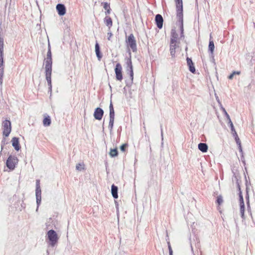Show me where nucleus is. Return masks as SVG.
Here are the masks:
<instances>
[{
	"label": "nucleus",
	"instance_id": "6e6552de",
	"mask_svg": "<svg viewBox=\"0 0 255 255\" xmlns=\"http://www.w3.org/2000/svg\"><path fill=\"white\" fill-rule=\"evenodd\" d=\"M116 79L121 81L123 80L122 67L120 63H117L115 68Z\"/></svg>",
	"mask_w": 255,
	"mask_h": 255
},
{
	"label": "nucleus",
	"instance_id": "b1692460",
	"mask_svg": "<svg viewBox=\"0 0 255 255\" xmlns=\"http://www.w3.org/2000/svg\"><path fill=\"white\" fill-rule=\"evenodd\" d=\"M104 22L106 25L109 27V28L110 29L111 27L112 26V20L111 17L109 16H106L104 19Z\"/></svg>",
	"mask_w": 255,
	"mask_h": 255
},
{
	"label": "nucleus",
	"instance_id": "c03bdc74",
	"mask_svg": "<svg viewBox=\"0 0 255 255\" xmlns=\"http://www.w3.org/2000/svg\"><path fill=\"white\" fill-rule=\"evenodd\" d=\"M238 147H239V149L240 152L242 154H243V152L241 145L240 146L239 145Z\"/></svg>",
	"mask_w": 255,
	"mask_h": 255
},
{
	"label": "nucleus",
	"instance_id": "4c0bfd02",
	"mask_svg": "<svg viewBox=\"0 0 255 255\" xmlns=\"http://www.w3.org/2000/svg\"><path fill=\"white\" fill-rule=\"evenodd\" d=\"M104 8L106 10L110 9V4L109 3H108V2H105L104 3Z\"/></svg>",
	"mask_w": 255,
	"mask_h": 255
},
{
	"label": "nucleus",
	"instance_id": "2f4dec72",
	"mask_svg": "<svg viewBox=\"0 0 255 255\" xmlns=\"http://www.w3.org/2000/svg\"><path fill=\"white\" fill-rule=\"evenodd\" d=\"M76 169L81 171L84 169V165L83 163H78L76 166Z\"/></svg>",
	"mask_w": 255,
	"mask_h": 255
},
{
	"label": "nucleus",
	"instance_id": "a18cd8bd",
	"mask_svg": "<svg viewBox=\"0 0 255 255\" xmlns=\"http://www.w3.org/2000/svg\"><path fill=\"white\" fill-rule=\"evenodd\" d=\"M237 185H238V188L239 189V190L240 191V193H240V192L242 193L241 191V188H240V185L239 184V183L238 182V181H237Z\"/></svg>",
	"mask_w": 255,
	"mask_h": 255
},
{
	"label": "nucleus",
	"instance_id": "20e7f679",
	"mask_svg": "<svg viewBox=\"0 0 255 255\" xmlns=\"http://www.w3.org/2000/svg\"><path fill=\"white\" fill-rule=\"evenodd\" d=\"M126 42L127 44V46L130 47L133 52L137 51L136 40L133 34H130L128 36Z\"/></svg>",
	"mask_w": 255,
	"mask_h": 255
},
{
	"label": "nucleus",
	"instance_id": "79ce46f5",
	"mask_svg": "<svg viewBox=\"0 0 255 255\" xmlns=\"http://www.w3.org/2000/svg\"><path fill=\"white\" fill-rule=\"evenodd\" d=\"M168 250H169V255H173V251H172L171 246H169V247L168 248Z\"/></svg>",
	"mask_w": 255,
	"mask_h": 255
},
{
	"label": "nucleus",
	"instance_id": "393cba45",
	"mask_svg": "<svg viewBox=\"0 0 255 255\" xmlns=\"http://www.w3.org/2000/svg\"><path fill=\"white\" fill-rule=\"evenodd\" d=\"M109 109H110V115H109L110 118H115V112H114V107H113L112 102H111V103H110V105L109 106Z\"/></svg>",
	"mask_w": 255,
	"mask_h": 255
},
{
	"label": "nucleus",
	"instance_id": "e433bc0d",
	"mask_svg": "<svg viewBox=\"0 0 255 255\" xmlns=\"http://www.w3.org/2000/svg\"><path fill=\"white\" fill-rule=\"evenodd\" d=\"M228 124L229 125L230 128H231V131H234V130H235V128H234V125H233V124L231 121V119L228 120Z\"/></svg>",
	"mask_w": 255,
	"mask_h": 255
},
{
	"label": "nucleus",
	"instance_id": "f704fd0d",
	"mask_svg": "<svg viewBox=\"0 0 255 255\" xmlns=\"http://www.w3.org/2000/svg\"><path fill=\"white\" fill-rule=\"evenodd\" d=\"M46 58H52V54L50 49V44L48 43V50L47 53V57Z\"/></svg>",
	"mask_w": 255,
	"mask_h": 255
},
{
	"label": "nucleus",
	"instance_id": "72a5a7b5",
	"mask_svg": "<svg viewBox=\"0 0 255 255\" xmlns=\"http://www.w3.org/2000/svg\"><path fill=\"white\" fill-rule=\"evenodd\" d=\"M241 72L240 71H234L233 72L229 77L228 78L230 80L232 79L233 78V77L235 75H240Z\"/></svg>",
	"mask_w": 255,
	"mask_h": 255
},
{
	"label": "nucleus",
	"instance_id": "4468645a",
	"mask_svg": "<svg viewBox=\"0 0 255 255\" xmlns=\"http://www.w3.org/2000/svg\"><path fill=\"white\" fill-rule=\"evenodd\" d=\"M155 20L157 27L161 29L163 26V19L161 15L158 14L156 15Z\"/></svg>",
	"mask_w": 255,
	"mask_h": 255
},
{
	"label": "nucleus",
	"instance_id": "0eeeda50",
	"mask_svg": "<svg viewBox=\"0 0 255 255\" xmlns=\"http://www.w3.org/2000/svg\"><path fill=\"white\" fill-rule=\"evenodd\" d=\"M3 134L7 137L9 135L11 130V123L9 121L5 120L3 122Z\"/></svg>",
	"mask_w": 255,
	"mask_h": 255
},
{
	"label": "nucleus",
	"instance_id": "8fccbe9b",
	"mask_svg": "<svg viewBox=\"0 0 255 255\" xmlns=\"http://www.w3.org/2000/svg\"><path fill=\"white\" fill-rule=\"evenodd\" d=\"M161 138H162V140H163V131H162V129H161Z\"/></svg>",
	"mask_w": 255,
	"mask_h": 255
},
{
	"label": "nucleus",
	"instance_id": "58836bf2",
	"mask_svg": "<svg viewBox=\"0 0 255 255\" xmlns=\"http://www.w3.org/2000/svg\"><path fill=\"white\" fill-rule=\"evenodd\" d=\"M127 144H123V145H122L120 146L121 150L122 151H125V149L127 147Z\"/></svg>",
	"mask_w": 255,
	"mask_h": 255
},
{
	"label": "nucleus",
	"instance_id": "a211bd4d",
	"mask_svg": "<svg viewBox=\"0 0 255 255\" xmlns=\"http://www.w3.org/2000/svg\"><path fill=\"white\" fill-rule=\"evenodd\" d=\"M176 47V44L174 43V41H173V40H172L171 41H170V54L172 58L175 57Z\"/></svg>",
	"mask_w": 255,
	"mask_h": 255
},
{
	"label": "nucleus",
	"instance_id": "c756f323",
	"mask_svg": "<svg viewBox=\"0 0 255 255\" xmlns=\"http://www.w3.org/2000/svg\"><path fill=\"white\" fill-rule=\"evenodd\" d=\"M114 119H115V118H110V121H109L108 128L110 129V130H112V129L113 128Z\"/></svg>",
	"mask_w": 255,
	"mask_h": 255
},
{
	"label": "nucleus",
	"instance_id": "2eb2a0df",
	"mask_svg": "<svg viewBox=\"0 0 255 255\" xmlns=\"http://www.w3.org/2000/svg\"><path fill=\"white\" fill-rule=\"evenodd\" d=\"M187 66L189 67V71L192 73H195L196 71L195 67H194V63L191 58L187 57L186 58Z\"/></svg>",
	"mask_w": 255,
	"mask_h": 255
},
{
	"label": "nucleus",
	"instance_id": "3c124183",
	"mask_svg": "<svg viewBox=\"0 0 255 255\" xmlns=\"http://www.w3.org/2000/svg\"><path fill=\"white\" fill-rule=\"evenodd\" d=\"M169 246H171L169 242H168V248H169Z\"/></svg>",
	"mask_w": 255,
	"mask_h": 255
},
{
	"label": "nucleus",
	"instance_id": "49530a36",
	"mask_svg": "<svg viewBox=\"0 0 255 255\" xmlns=\"http://www.w3.org/2000/svg\"><path fill=\"white\" fill-rule=\"evenodd\" d=\"M237 144H238V145H241V141H240V139L239 140H237L236 141Z\"/></svg>",
	"mask_w": 255,
	"mask_h": 255
},
{
	"label": "nucleus",
	"instance_id": "f8f14e48",
	"mask_svg": "<svg viewBox=\"0 0 255 255\" xmlns=\"http://www.w3.org/2000/svg\"><path fill=\"white\" fill-rule=\"evenodd\" d=\"M104 115V111L100 108H97L95 109L94 117V118L98 120H100L102 119Z\"/></svg>",
	"mask_w": 255,
	"mask_h": 255
},
{
	"label": "nucleus",
	"instance_id": "aec40b11",
	"mask_svg": "<svg viewBox=\"0 0 255 255\" xmlns=\"http://www.w3.org/2000/svg\"><path fill=\"white\" fill-rule=\"evenodd\" d=\"M51 121L50 116L45 115L43 120V124L44 127H48L51 125Z\"/></svg>",
	"mask_w": 255,
	"mask_h": 255
},
{
	"label": "nucleus",
	"instance_id": "4be33fe9",
	"mask_svg": "<svg viewBox=\"0 0 255 255\" xmlns=\"http://www.w3.org/2000/svg\"><path fill=\"white\" fill-rule=\"evenodd\" d=\"M95 52L98 60H100L102 56L100 53V46L97 42L95 44Z\"/></svg>",
	"mask_w": 255,
	"mask_h": 255
},
{
	"label": "nucleus",
	"instance_id": "ddd939ff",
	"mask_svg": "<svg viewBox=\"0 0 255 255\" xmlns=\"http://www.w3.org/2000/svg\"><path fill=\"white\" fill-rule=\"evenodd\" d=\"M56 10L59 15H64L66 13V8L64 4L59 3L56 5Z\"/></svg>",
	"mask_w": 255,
	"mask_h": 255
},
{
	"label": "nucleus",
	"instance_id": "37998d69",
	"mask_svg": "<svg viewBox=\"0 0 255 255\" xmlns=\"http://www.w3.org/2000/svg\"><path fill=\"white\" fill-rule=\"evenodd\" d=\"M232 134L233 135V136L235 137V136H236L237 135H238L237 134V132L235 130H234V131H232Z\"/></svg>",
	"mask_w": 255,
	"mask_h": 255
},
{
	"label": "nucleus",
	"instance_id": "de8ad7c7",
	"mask_svg": "<svg viewBox=\"0 0 255 255\" xmlns=\"http://www.w3.org/2000/svg\"><path fill=\"white\" fill-rule=\"evenodd\" d=\"M110 12H111V9L110 8L106 10V14H110Z\"/></svg>",
	"mask_w": 255,
	"mask_h": 255
},
{
	"label": "nucleus",
	"instance_id": "9b49d317",
	"mask_svg": "<svg viewBox=\"0 0 255 255\" xmlns=\"http://www.w3.org/2000/svg\"><path fill=\"white\" fill-rule=\"evenodd\" d=\"M51 73L52 71H45L46 80L47 82L49 92L50 94H51L52 92Z\"/></svg>",
	"mask_w": 255,
	"mask_h": 255
},
{
	"label": "nucleus",
	"instance_id": "c85d7f7f",
	"mask_svg": "<svg viewBox=\"0 0 255 255\" xmlns=\"http://www.w3.org/2000/svg\"><path fill=\"white\" fill-rule=\"evenodd\" d=\"M110 155L111 157H115L118 155V151L116 148L115 149H111L110 152Z\"/></svg>",
	"mask_w": 255,
	"mask_h": 255
},
{
	"label": "nucleus",
	"instance_id": "a19ab883",
	"mask_svg": "<svg viewBox=\"0 0 255 255\" xmlns=\"http://www.w3.org/2000/svg\"><path fill=\"white\" fill-rule=\"evenodd\" d=\"M215 97H216V99L217 100V101L218 102V103H219V104L220 105V107H221L222 106V104H221V102L220 101V100H219V97L216 95V94H215Z\"/></svg>",
	"mask_w": 255,
	"mask_h": 255
},
{
	"label": "nucleus",
	"instance_id": "f257e3e1",
	"mask_svg": "<svg viewBox=\"0 0 255 255\" xmlns=\"http://www.w3.org/2000/svg\"><path fill=\"white\" fill-rule=\"evenodd\" d=\"M3 46L4 40L2 37H0V85H2V78L4 73L3 66Z\"/></svg>",
	"mask_w": 255,
	"mask_h": 255
},
{
	"label": "nucleus",
	"instance_id": "f3484780",
	"mask_svg": "<svg viewBox=\"0 0 255 255\" xmlns=\"http://www.w3.org/2000/svg\"><path fill=\"white\" fill-rule=\"evenodd\" d=\"M52 58H46L45 61V71H52Z\"/></svg>",
	"mask_w": 255,
	"mask_h": 255
},
{
	"label": "nucleus",
	"instance_id": "c9c22d12",
	"mask_svg": "<svg viewBox=\"0 0 255 255\" xmlns=\"http://www.w3.org/2000/svg\"><path fill=\"white\" fill-rule=\"evenodd\" d=\"M221 108L222 110L223 113H224L225 116L226 117L227 120H229L231 119L229 114L226 112L225 109L224 108H223L222 106L221 107Z\"/></svg>",
	"mask_w": 255,
	"mask_h": 255
},
{
	"label": "nucleus",
	"instance_id": "6ab92c4d",
	"mask_svg": "<svg viewBox=\"0 0 255 255\" xmlns=\"http://www.w3.org/2000/svg\"><path fill=\"white\" fill-rule=\"evenodd\" d=\"M118 187L115 186L114 184H113L111 187V193L113 197L115 199H117L118 198Z\"/></svg>",
	"mask_w": 255,
	"mask_h": 255
},
{
	"label": "nucleus",
	"instance_id": "412c9836",
	"mask_svg": "<svg viewBox=\"0 0 255 255\" xmlns=\"http://www.w3.org/2000/svg\"><path fill=\"white\" fill-rule=\"evenodd\" d=\"M41 196V190L40 186V181L36 180V189H35V196Z\"/></svg>",
	"mask_w": 255,
	"mask_h": 255
},
{
	"label": "nucleus",
	"instance_id": "cd10ccee",
	"mask_svg": "<svg viewBox=\"0 0 255 255\" xmlns=\"http://www.w3.org/2000/svg\"><path fill=\"white\" fill-rule=\"evenodd\" d=\"M36 204H37V208L36 209V211L37 212L38 210V208L39 205L41 204V196H36Z\"/></svg>",
	"mask_w": 255,
	"mask_h": 255
},
{
	"label": "nucleus",
	"instance_id": "39448f33",
	"mask_svg": "<svg viewBox=\"0 0 255 255\" xmlns=\"http://www.w3.org/2000/svg\"><path fill=\"white\" fill-rule=\"evenodd\" d=\"M18 158L15 156L9 155L6 160V166L10 170H13L18 163Z\"/></svg>",
	"mask_w": 255,
	"mask_h": 255
},
{
	"label": "nucleus",
	"instance_id": "7ed1b4c3",
	"mask_svg": "<svg viewBox=\"0 0 255 255\" xmlns=\"http://www.w3.org/2000/svg\"><path fill=\"white\" fill-rule=\"evenodd\" d=\"M47 237L49 241V245L54 247L57 243L58 240V235L53 230H50L47 233Z\"/></svg>",
	"mask_w": 255,
	"mask_h": 255
},
{
	"label": "nucleus",
	"instance_id": "7c9ffc66",
	"mask_svg": "<svg viewBox=\"0 0 255 255\" xmlns=\"http://www.w3.org/2000/svg\"><path fill=\"white\" fill-rule=\"evenodd\" d=\"M114 119H115V118H110V121H109L108 128L110 129V130H112V129L113 128Z\"/></svg>",
	"mask_w": 255,
	"mask_h": 255
},
{
	"label": "nucleus",
	"instance_id": "473e14b6",
	"mask_svg": "<svg viewBox=\"0 0 255 255\" xmlns=\"http://www.w3.org/2000/svg\"><path fill=\"white\" fill-rule=\"evenodd\" d=\"M223 202V199L222 196L221 195H219L217 197V199L216 200V203L220 205Z\"/></svg>",
	"mask_w": 255,
	"mask_h": 255
},
{
	"label": "nucleus",
	"instance_id": "5701e85b",
	"mask_svg": "<svg viewBox=\"0 0 255 255\" xmlns=\"http://www.w3.org/2000/svg\"><path fill=\"white\" fill-rule=\"evenodd\" d=\"M198 149L202 152L207 151V144L205 143H200L198 144Z\"/></svg>",
	"mask_w": 255,
	"mask_h": 255
},
{
	"label": "nucleus",
	"instance_id": "bb28decb",
	"mask_svg": "<svg viewBox=\"0 0 255 255\" xmlns=\"http://www.w3.org/2000/svg\"><path fill=\"white\" fill-rule=\"evenodd\" d=\"M177 37H178V35L175 32V31H172V37L171 38V41H171L172 40H173L174 43L177 44Z\"/></svg>",
	"mask_w": 255,
	"mask_h": 255
},
{
	"label": "nucleus",
	"instance_id": "ea45409f",
	"mask_svg": "<svg viewBox=\"0 0 255 255\" xmlns=\"http://www.w3.org/2000/svg\"><path fill=\"white\" fill-rule=\"evenodd\" d=\"M107 35H108V40L110 41L111 40V37L113 35V34L112 33V32L111 31H109L107 33Z\"/></svg>",
	"mask_w": 255,
	"mask_h": 255
},
{
	"label": "nucleus",
	"instance_id": "f03ea898",
	"mask_svg": "<svg viewBox=\"0 0 255 255\" xmlns=\"http://www.w3.org/2000/svg\"><path fill=\"white\" fill-rule=\"evenodd\" d=\"M177 8V17L181 23V31L183 32V3L182 0H175Z\"/></svg>",
	"mask_w": 255,
	"mask_h": 255
},
{
	"label": "nucleus",
	"instance_id": "a878e982",
	"mask_svg": "<svg viewBox=\"0 0 255 255\" xmlns=\"http://www.w3.org/2000/svg\"><path fill=\"white\" fill-rule=\"evenodd\" d=\"M246 199L247 200V204L248 205V210H249L250 209V202H249V188H248V186H247V188H246Z\"/></svg>",
	"mask_w": 255,
	"mask_h": 255
},
{
	"label": "nucleus",
	"instance_id": "09e8293b",
	"mask_svg": "<svg viewBox=\"0 0 255 255\" xmlns=\"http://www.w3.org/2000/svg\"><path fill=\"white\" fill-rule=\"evenodd\" d=\"M235 140L237 141V140H240V138L238 136V135H237L235 137Z\"/></svg>",
	"mask_w": 255,
	"mask_h": 255
},
{
	"label": "nucleus",
	"instance_id": "423d86ee",
	"mask_svg": "<svg viewBox=\"0 0 255 255\" xmlns=\"http://www.w3.org/2000/svg\"><path fill=\"white\" fill-rule=\"evenodd\" d=\"M208 50L210 52V57L211 58V61L215 64V60L214 59V51H215V45L213 40L211 36V34L210 35V40L208 44Z\"/></svg>",
	"mask_w": 255,
	"mask_h": 255
},
{
	"label": "nucleus",
	"instance_id": "9d476101",
	"mask_svg": "<svg viewBox=\"0 0 255 255\" xmlns=\"http://www.w3.org/2000/svg\"><path fill=\"white\" fill-rule=\"evenodd\" d=\"M239 200H240V214L241 217L243 219H245V204L244 202L243 197L242 194V193L240 192L239 195Z\"/></svg>",
	"mask_w": 255,
	"mask_h": 255
},
{
	"label": "nucleus",
	"instance_id": "dca6fc26",
	"mask_svg": "<svg viewBox=\"0 0 255 255\" xmlns=\"http://www.w3.org/2000/svg\"><path fill=\"white\" fill-rule=\"evenodd\" d=\"M11 143L15 150L16 151L19 150L20 149V146L19 145L18 138L16 137H13L11 139Z\"/></svg>",
	"mask_w": 255,
	"mask_h": 255
},
{
	"label": "nucleus",
	"instance_id": "1a4fd4ad",
	"mask_svg": "<svg viewBox=\"0 0 255 255\" xmlns=\"http://www.w3.org/2000/svg\"><path fill=\"white\" fill-rule=\"evenodd\" d=\"M127 72L129 74L130 78L131 81H132L133 79V71L132 62L130 59H128V60L127 62Z\"/></svg>",
	"mask_w": 255,
	"mask_h": 255
},
{
	"label": "nucleus",
	"instance_id": "603ef678",
	"mask_svg": "<svg viewBox=\"0 0 255 255\" xmlns=\"http://www.w3.org/2000/svg\"><path fill=\"white\" fill-rule=\"evenodd\" d=\"M202 172L204 173V171H203V167L202 166Z\"/></svg>",
	"mask_w": 255,
	"mask_h": 255
}]
</instances>
